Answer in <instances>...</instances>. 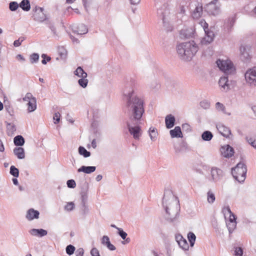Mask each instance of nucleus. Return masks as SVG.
<instances>
[{"instance_id":"473e14b6","label":"nucleus","mask_w":256,"mask_h":256,"mask_svg":"<svg viewBox=\"0 0 256 256\" xmlns=\"http://www.w3.org/2000/svg\"><path fill=\"white\" fill-rule=\"evenodd\" d=\"M216 197L214 194L211 190L207 192V200L210 204H213L215 201Z\"/></svg>"},{"instance_id":"c03bdc74","label":"nucleus","mask_w":256,"mask_h":256,"mask_svg":"<svg viewBox=\"0 0 256 256\" xmlns=\"http://www.w3.org/2000/svg\"><path fill=\"white\" fill-rule=\"evenodd\" d=\"M216 108L218 111L222 112L224 114H226L224 106L220 102H217L216 104Z\"/></svg>"},{"instance_id":"79ce46f5","label":"nucleus","mask_w":256,"mask_h":256,"mask_svg":"<svg viewBox=\"0 0 256 256\" xmlns=\"http://www.w3.org/2000/svg\"><path fill=\"white\" fill-rule=\"evenodd\" d=\"M222 212L226 215L228 214H230V218L234 217V216H236L230 210V208L229 206H227L222 208Z\"/></svg>"},{"instance_id":"69168bd1","label":"nucleus","mask_w":256,"mask_h":256,"mask_svg":"<svg viewBox=\"0 0 256 256\" xmlns=\"http://www.w3.org/2000/svg\"><path fill=\"white\" fill-rule=\"evenodd\" d=\"M84 250L82 248H78L76 252V256H83Z\"/></svg>"},{"instance_id":"4be33fe9","label":"nucleus","mask_w":256,"mask_h":256,"mask_svg":"<svg viewBox=\"0 0 256 256\" xmlns=\"http://www.w3.org/2000/svg\"><path fill=\"white\" fill-rule=\"evenodd\" d=\"M170 133L172 138H180L183 136L181 128L179 126H176L174 129L170 130Z\"/></svg>"},{"instance_id":"bf43d9fd","label":"nucleus","mask_w":256,"mask_h":256,"mask_svg":"<svg viewBox=\"0 0 256 256\" xmlns=\"http://www.w3.org/2000/svg\"><path fill=\"white\" fill-rule=\"evenodd\" d=\"M200 24L202 26L204 31L208 30V24L204 20H201L200 22Z\"/></svg>"},{"instance_id":"13d9d810","label":"nucleus","mask_w":256,"mask_h":256,"mask_svg":"<svg viewBox=\"0 0 256 256\" xmlns=\"http://www.w3.org/2000/svg\"><path fill=\"white\" fill-rule=\"evenodd\" d=\"M24 40V38L20 37L18 40H16L14 41V46L15 47L19 46L20 44Z\"/></svg>"},{"instance_id":"4d7b16f0","label":"nucleus","mask_w":256,"mask_h":256,"mask_svg":"<svg viewBox=\"0 0 256 256\" xmlns=\"http://www.w3.org/2000/svg\"><path fill=\"white\" fill-rule=\"evenodd\" d=\"M247 142L254 148L256 149V140H253L252 138H246Z\"/></svg>"},{"instance_id":"5fc2aeb1","label":"nucleus","mask_w":256,"mask_h":256,"mask_svg":"<svg viewBox=\"0 0 256 256\" xmlns=\"http://www.w3.org/2000/svg\"><path fill=\"white\" fill-rule=\"evenodd\" d=\"M60 114L59 112H56L54 114L53 119L54 120V123L55 124H57L60 122Z\"/></svg>"},{"instance_id":"412c9836","label":"nucleus","mask_w":256,"mask_h":256,"mask_svg":"<svg viewBox=\"0 0 256 256\" xmlns=\"http://www.w3.org/2000/svg\"><path fill=\"white\" fill-rule=\"evenodd\" d=\"M222 171L217 168H212L211 170V175L212 180L214 182L218 180L222 176Z\"/></svg>"},{"instance_id":"37998d69","label":"nucleus","mask_w":256,"mask_h":256,"mask_svg":"<svg viewBox=\"0 0 256 256\" xmlns=\"http://www.w3.org/2000/svg\"><path fill=\"white\" fill-rule=\"evenodd\" d=\"M75 250V247L72 244L68 245L66 248V252L69 256L72 255L74 253Z\"/></svg>"},{"instance_id":"8fccbe9b","label":"nucleus","mask_w":256,"mask_h":256,"mask_svg":"<svg viewBox=\"0 0 256 256\" xmlns=\"http://www.w3.org/2000/svg\"><path fill=\"white\" fill-rule=\"evenodd\" d=\"M32 98H36L33 96L32 94L30 92H28L25 96L22 98L24 102H30Z\"/></svg>"},{"instance_id":"7c9ffc66","label":"nucleus","mask_w":256,"mask_h":256,"mask_svg":"<svg viewBox=\"0 0 256 256\" xmlns=\"http://www.w3.org/2000/svg\"><path fill=\"white\" fill-rule=\"evenodd\" d=\"M46 24L48 26L49 28L51 30L52 32V33L54 36H57L58 34L56 33V28L54 26V22H52L49 20H46L45 22Z\"/></svg>"},{"instance_id":"2f4dec72","label":"nucleus","mask_w":256,"mask_h":256,"mask_svg":"<svg viewBox=\"0 0 256 256\" xmlns=\"http://www.w3.org/2000/svg\"><path fill=\"white\" fill-rule=\"evenodd\" d=\"M78 150L79 154L83 156L84 158H88L90 156V152L88 151L84 146H80Z\"/></svg>"},{"instance_id":"5701e85b","label":"nucleus","mask_w":256,"mask_h":256,"mask_svg":"<svg viewBox=\"0 0 256 256\" xmlns=\"http://www.w3.org/2000/svg\"><path fill=\"white\" fill-rule=\"evenodd\" d=\"M96 170L95 166H82L78 170V172H83L85 174H90L94 172Z\"/></svg>"},{"instance_id":"de8ad7c7","label":"nucleus","mask_w":256,"mask_h":256,"mask_svg":"<svg viewBox=\"0 0 256 256\" xmlns=\"http://www.w3.org/2000/svg\"><path fill=\"white\" fill-rule=\"evenodd\" d=\"M118 230V234L122 238V240H125L128 236L126 232H124L121 228H117Z\"/></svg>"},{"instance_id":"72a5a7b5","label":"nucleus","mask_w":256,"mask_h":256,"mask_svg":"<svg viewBox=\"0 0 256 256\" xmlns=\"http://www.w3.org/2000/svg\"><path fill=\"white\" fill-rule=\"evenodd\" d=\"M148 132L150 139L154 141L156 139L158 134L156 129L154 128L151 127L150 128Z\"/></svg>"},{"instance_id":"774afa93","label":"nucleus","mask_w":256,"mask_h":256,"mask_svg":"<svg viewBox=\"0 0 256 256\" xmlns=\"http://www.w3.org/2000/svg\"><path fill=\"white\" fill-rule=\"evenodd\" d=\"M110 242L109 238L106 236H102V244L104 245H105L107 242Z\"/></svg>"},{"instance_id":"b1692460","label":"nucleus","mask_w":256,"mask_h":256,"mask_svg":"<svg viewBox=\"0 0 256 256\" xmlns=\"http://www.w3.org/2000/svg\"><path fill=\"white\" fill-rule=\"evenodd\" d=\"M14 154L18 159H23L25 158L24 148L22 147H16L14 149Z\"/></svg>"},{"instance_id":"4c0bfd02","label":"nucleus","mask_w":256,"mask_h":256,"mask_svg":"<svg viewBox=\"0 0 256 256\" xmlns=\"http://www.w3.org/2000/svg\"><path fill=\"white\" fill-rule=\"evenodd\" d=\"M86 78V77H82L81 78L78 80L79 85L82 88H85L88 86V80Z\"/></svg>"},{"instance_id":"39448f33","label":"nucleus","mask_w":256,"mask_h":256,"mask_svg":"<svg viewBox=\"0 0 256 256\" xmlns=\"http://www.w3.org/2000/svg\"><path fill=\"white\" fill-rule=\"evenodd\" d=\"M246 172V166L242 162H238L234 168L232 169V174L234 178L240 183L244 181Z\"/></svg>"},{"instance_id":"1a4fd4ad","label":"nucleus","mask_w":256,"mask_h":256,"mask_svg":"<svg viewBox=\"0 0 256 256\" xmlns=\"http://www.w3.org/2000/svg\"><path fill=\"white\" fill-rule=\"evenodd\" d=\"M157 14L158 16L162 19L163 24L164 25L166 22V16L170 14V10L167 4H164L160 8L158 9Z\"/></svg>"},{"instance_id":"a19ab883","label":"nucleus","mask_w":256,"mask_h":256,"mask_svg":"<svg viewBox=\"0 0 256 256\" xmlns=\"http://www.w3.org/2000/svg\"><path fill=\"white\" fill-rule=\"evenodd\" d=\"M30 60L32 64L37 62L39 60V54L37 53L32 54L30 56Z\"/></svg>"},{"instance_id":"ea45409f","label":"nucleus","mask_w":256,"mask_h":256,"mask_svg":"<svg viewBox=\"0 0 256 256\" xmlns=\"http://www.w3.org/2000/svg\"><path fill=\"white\" fill-rule=\"evenodd\" d=\"M4 108L6 110L9 114L11 116L14 115V112L12 107L8 104L4 102Z\"/></svg>"},{"instance_id":"20e7f679","label":"nucleus","mask_w":256,"mask_h":256,"mask_svg":"<svg viewBox=\"0 0 256 256\" xmlns=\"http://www.w3.org/2000/svg\"><path fill=\"white\" fill-rule=\"evenodd\" d=\"M177 52L180 59L190 61L198 52V48L194 40L182 42L176 46Z\"/></svg>"},{"instance_id":"aec40b11","label":"nucleus","mask_w":256,"mask_h":256,"mask_svg":"<svg viewBox=\"0 0 256 256\" xmlns=\"http://www.w3.org/2000/svg\"><path fill=\"white\" fill-rule=\"evenodd\" d=\"M175 117L171 114H168L165 118L166 126L168 129L172 128L175 124Z\"/></svg>"},{"instance_id":"6ab92c4d","label":"nucleus","mask_w":256,"mask_h":256,"mask_svg":"<svg viewBox=\"0 0 256 256\" xmlns=\"http://www.w3.org/2000/svg\"><path fill=\"white\" fill-rule=\"evenodd\" d=\"M236 216H234V217L230 218L229 222L226 223V226L230 234H231L236 226Z\"/></svg>"},{"instance_id":"393cba45","label":"nucleus","mask_w":256,"mask_h":256,"mask_svg":"<svg viewBox=\"0 0 256 256\" xmlns=\"http://www.w3.org/2000/svg\"><path fill=\"white\" fill-rule=\"evenodd\" d=\"M14 142L16 146L21 147L25 142L24 138L21 135H18L14 138Z\"/></svg>"},{"instance_id":"3c124183","label":"nucleus","mask_w":256,"mask_h":256,"mask_svg":"<svg viewBox=\"0 0 256 256\" xmlns=\"http://www.w3.org/2000/svg\"><path fill=\"white\" fill-rule=\"evenodd\" d=\"M243 254V249L241 247H236L234 250V255L236 256H242Z\"/></svg>"},{"instance_id":"bb28decb","label":"nucleus","mask_w":256,"mask_h":256,"mask_svg":"<svg viewBox=\"0 0 256 256\" xmlns=\"http://www.w3.org/2000/svg\"><path fill=\"white\" fill-rule=\"evenodd\" d=\"M74 74L78 77H87L88 74L84 72L81 66H78L76 70L74 72Z\"/></svg>"},{"instance_id":"f704fd0d","label":"nucleus","mask_w":256,"mask_h":256,"mask_svg":"<svg viewBox=\"0 0 256 256\" xmlns=\"http://www.w3.org/2000/svg\"><path fill=\"white\" fill-rule=\"evenodd\" d=\"M7 132L8 135L12 134L16 130V128L14 124L10 123H8L6 126Z\"/></svg>"},{"instance_id":"0e129e2a","label":"nucleus","mask_w":256,"mask_h":256,"mask_svg":"<svg viewBox=\"0 0 256 256\" xmlns=\"http://www.w3.org/2000/svg\"><path fill=\"white\" fill-rule=\"evenodd\" d=\"M105 246H106L107 248L110 250H114L116 249L115 246L112 244L110 242H107Z\"/></svg>"},{"instance_id":"f3484780","label":"nucleus","mask_w":256,"mask_h":256,"mask_svg":"<svg viewBox=\"0 0 256 256\" xmlns=\"http://www.w3.org/2000/svg\"><path fill=\"white\" fill-rule=\"evenodd\" d=\"M203 10L202 6L198 2L196 6V8L192 14V16L194 19H198L202 14Z\"/></svg>"},{"instance_id":"dca6fc26","label":"nucleus","mask_w":256,"mask_h":256,"mask_svg":"<svg viewBox=\"0 0 256 256\" xmlns=\"http://www.w3.org/2000/svg\"><path fill=\"white\" fill-rule=\"evenodd\" d=\"M40 212L34 208L29 209L26 212V218L28 220H32L34 219L39 218Z\"/></svg>"},{"instance_id":"864d4df0","label":"nucleus","mask_w":256,"mask_h":256,"mask_svg":"<svg viewBox=\"0 0 256 256\" xmlns=\"http://www.w3.org/2000/svg\"><path fill=\"white\" fill-rule=\"evenodd\" d=\"M67 186L69 188H74L76 186V184L74 180H69L66 182Z\"/></svg>"},{"instance_id":"c9c22d12","label":"nucleus","mask_w":256,"mask_h":256,"mask_svg":"<svg viewBox=\"0 0 256 256\" xmlns=\"http://www.w3.org/2000/svg\"><path fill=\"white\" fill-rule=\"evenodd\" d=\"M179 246L184 250H188L189 246L185 238L180 240L178 244Z\"/></svg>"},{"instance_id":"0eeeda50","label":"nucleus","mask_w":256,"mask_h":256,"mask_svg":"<svg viewBox=\"0 0 256 256\" xmlns=\"http://www.w3.org/2000/svg\"><path fill=\"white\" fill-rule=\"evenodd\" d=\"M244 77L250 86H256V66L247 70Z\"/></svg>"},{"instance_id":"f8f14e48","label":"nucleus","mask_w":256,"mask_h":256,"mask_svg":"<svg viewBox=\"0 0 256 256\" xmlns=\"http://www.w3.org/2000/svg\"><path fill=\"white\" fill-rule=\"evenodd\" d=\"M204 32L206 35L202 40L201 43L202 44L206 45L210 44L214 40V32L210 29H208V30L204 31Z\"/></svg>"},{"instance_id":"58836bf2","label":"nucleus","mask_w":256,"mask_h":256,"mask_svg":"<svg viewBox=\"0 0 256 256\" xmlns=\"http://www.w3.org/2000/svg\"><path fill=\"white\" fill-rule=\"evenodd\" d=\"M19 6V4L16 2H11L9 4V9L12 12L16 10Z\"/></svg>"},{"instance_id":"423d86ee","label":"nucleus","mask_w":256,"mask_h":256,"mask_svg":"<svg viewBox=\"0 0 256 256\" xmlns=\"http://www.w3.org/2000/svg\"><path fill=\"white\" fill-rule=\"evenodd\" d=\"M218 0H213L206 5L204 8V11L210 15H218L220 12V6L217 4Z\"/></svg>"},{"instance_id":"f03ea898","label":"nucleus","mask_w":256,"mask_h":256,"mask_svg":"<svg viewBox=\"0 0 256 256\" xmlns=\"http://www.w3.org/2000/svg\"><path fill=\"white\" fill-rule=\"evenodd\" d=\"M162 203L166 211V219L170 222H174L180 210L178 198L173 194L171 190H166Z\"/></svg>"},{"instance_id":"2eb2a0df","label":"nucleus","mask_w":256,"mask_h":256,"mask_svg":"<svg viewBox=\"0 0 256 256\" xmlns=\"http://www.w3.org/2000/svg\"><path fill=\"white\" fill-rule=\"evenodd\" d=\"M216 128L219 132L224 137L228 138L231 134L230 128L224 124H219L216 126Z\"/></svg>"},{"instance_id":"338daca9","label":"nucleus","mask_w":256,"mask_h":256,"mask_svg":"<svg viewBox=\"0 0 256 256\" xmlns=\"http://www.w3.org/2000/svg\"><path fill=\"white\" fill-rule=\"evenodd\" d=\"M182 128L183 130H185L186 132H190L191 130L190 126L188 124H184L182 125Z\"/></svg>"},{"instance_id":"6e6d98bb","label":"nucleus","mask_w":256,"mask_h":256,"mask_svg":"<svg viewBox=\"0 0 256 256\" xmlns=\"http://www.w3.org/2000/svg\"><path fill=\"white\" fill-rule=\"evenodd\" d=\"M92 2V0H82L83 5L86 11H88V8L90 6Z\"/></svg>"},{"instance_id":"603ef678","label":"nucleus","mask_w":256,"mask_h":256,"mask_svg":"<svg viewBox=\"0 0 256 256\" xmlns=\"http://www.w3.org/2000/svg\"><path fill=\"white\" fill-rule=\"evenodd\" d=\"M200 106L204 109H208L210 106V103L206 100H204L200 102Z\"/></svg>"},{"instance_id":"09e8293b","label":"nucleus","mask_w":256,"mask_h":256,"mask_svg":"<svg viewBox=\"0 0 256 256\" xmlns=\"http://www.w3.org/2000/svg\"><path fill=\"white\" fill-rule=\"evenodd\" d=\"M74 208V204L73 202H69L64 206V210L67 211H71Z\"/></svg>"},{"instance_id":"a878e982","label":"nucleus","mask_w":256,"mask_h":256,"mask_svg":"<svg viewBox=\"0 0 256 256\" xmlns=\"http://www.w3.org/2000/svg\"><path fill=\"white\" fill-rule=\"evenodd\" d=\"M20 7L24 11L28 12L30 9L29 0H22L19 4Z\"/></svg>"},{"instance_id":"7ed1b4c3","label":"nucleus","mask_w":256,"mask_h":256,"mask_svg":"<svg viewBox=\"0 0 256 256\" xmlns=\"http://www.w3.org/2000/svg\"><path fill=\"white\" fill-rule=\"evenodd\" d=\"M216 64L220 70L224 72V76H222L218 81L220 86L223 88L222 90L226 92L230 89L229 80L230 76H229L234 74L236 72L232 62L230 60H224L218 59L216 61Z\"/></svg>"},{"instance_id":"052dcab7","label":"nucleus","mask_w":256,"mask_h":256,"mask_svg":"<svg viewBox=\"0 0 256 256\" xmlns=\"http://www.w3.org/2000/svg\"><path fill=\"white\" fill-rule=\"evenodd\" d=\"M90 254L92 256H100L98 250L96 248H94L91 250Z\"/></svg>"},{"instance_id":"f257e3e1","label":"nucleus","mask_w":256,"mask_h":256,"mask_svg":"<svg viewBox=\"0 0 256 256\" xmlns=\"http://www.w3.org/2000/svg\"><path fill=\"white\" fill-rule=\"evenodd\" d=\"M136 84L135 80L130 79L124 90V100L126 102V108L128 116L126 122L127 128L133 138L135 140H138L142 135L140 124H142L143 120L144 108V100L136 94L134 89Z\"/></svg>"},{"instance_id":"e433bc0d","label":"nucleus","mask_w":256,"mask_h":256,"mask_svg":"<svg viewBox=\"0 0 256 256\" xmlns=\"http://www.w3.org/2000/svg\"><path fill=\"white\" fill-rule=\"evenodd\" d=\"M10 172L15 178H18L19 176V170L14 166H12L10 167Z\"/></svg>"},{"instance_id":"c756f323","label":"nucleus","mask_w":256,"mask_h":256,"mask_svg":"<svg viewBox=\"0 0 256 256\" xmlns=\"http://www.w3.org/2000/svg\"><path fill=\"white\" fill-rule=\"evenodd\" d=\"M188 239L191 247L194 246L196 240V236L192 232H189L188 234Z\"/></svg>"},{"instance_id":"c85d7f7f","label":"nucleus","mask_w":256,"mask_h":256,"mask_svg":"<svg viewBox=\"0 0 256 256\" xmlns=\"http://www.w3.org/2000/svg\"><path fill=\"white\" fill-rule=\"evenodd\" d=\"M36 98H32L30 102L28 103V110L29 112H34L36 108Z\"/></svg>"},{"instance_id":"680f3d73","label":"nucleus","mask_w":256,"mask_h":256,"mask_svg":"<svg viewBox=\"0 0 256 256\" xmlns=\"http://www.w3.org/2000/svg\"><path fill=\"white\" fill-rule=\"evenodd\" d=\"M174 149L176 154H179L182 151V148L180 144H174Z\"/></svg>"},{"instance_id":"4468645a","label":"nucleus","mask_w":256,"mask_h":256,"mask_svg":"<svg viewBox=\"0 0 256 256\" xmlns=\"http://www.w3.org/2000/svg\"><path fill=\"white\" fill-rule=\"evenodd\" d=\"M250 47L248 46H242L240 50L242 58L244 60H248L250 58Z\"/></svg>"},{"instance_id":"9b49d317","label":"nucleus","mask_w":256,"mask_h":256,"mask_svg":"<svg viewBox=\"0 0 256 256\" xmlns=\"http://www.w3.org/2000/svg\"><path fill=\"white\" fill-rule=\"evenodd\" d=\"M236 20V14L232 16H229L228 18L226 19L224 22V28L228 32H229L232 28Z\"/></svg>"},{"instance_id":"cd10ccee","label":"nucleus","mask_w":256,"mask_h":256,"mask_svg":"<svg viewBox=\"0 0 256 256\" xmlns=\"http://www.w3.org/2000/svg\"><path fill=\"white\" fill-rule=\"evenodd\" d=\"M213 138L212 132L208 130L204 131L202 134V138L204 141H210Z\"/></svg>"},{"instance_id":"a211bd4d","label":"nucleus","mask_w":256,"mask_h":256,"mask_svg":"<svg viewBox=\"0 0 256 256\" xmlns=\"http://www.w3.org/2000/svg\"><path fill=\"white\" fill-rule=\"evenodd\" d=\"M30 234L34 236L43 237L48 234L46 230L42 228H32L29 231Z\"/></svg>"},{"instance_id":"49530a36","label":"nucleus","mask_w":256,"mask_h":256,"mask_svg":"<svg viewBox=\"0 0 256 256\" xmlns=\"http://www.w3.org/2000/svg\"><path fill=\"white\" fill-rule=\"evenodd\" d=\"M41 56L42 58V63L43 64H46L48 62L51 60V58L49 56H48L46 54H42Z\"/></svg>"},{"instance_id":"e2e57ef3","label":"nucleus","mask_w":256,"mask_h":256,"mask_svg":"<svg viewBox=\"0 0 256 256\" xmlns=\"http://www.w3.org/2000/svg\"><path fill=\"white\" fill-rule=\"evenodd\" d=\"M82 214L85 215L88 212V207L86 204H82Z\"/></svg>"},{"instance_id":"6e6552de","label":"nucleus","mask_w":256,"mask_h":256,"mask_svg":"<svg viewBox=\"0 0 256 256\" xmlns=\"http://www.w3.org/2000/svg\"><path fill=\"white\" fill-rule=\"evenodd\" d=\"M34 11V13L33 17L34 20L40 22L44 21L46 22V20H47L46 16V14L44 12V9L43 8L36 6Z\"/></svg>"},{"instance_id":"a18cd8bd","label":"nucleus","mask_w":256,"mask_h":256,"mask_svg":"<svg viewBox=\"0 0 256 256\" xmlns=\"http://www.w3.org/2000/svg\"><path fill=\"white\" fill-rule=\"evenodd\" d=\"M81 200L82 204H86L88 200V195L86 193V190L85 191L82 190L81 192Z\"/></svg>"},{"instance_id":"ddd939ff","label":"nucleus","mask_w":256,"mask_h":256,"mask_svg":"<svg viewBox=\"0 0 256 256\" xmlns=\"http://www.w3.org/2000/svg\"><path fill=\"white\" fill-rule=\"evenodd\" d=\"M72 30L74 34L78 35H82L88 32V28L82 24H79L76 26H74Z\"/></svg>"},{"instance_id":"9d476101","label":"nucleus","mask_w":256,"mask_h":256,"mask_svg":"<svg viewBox=\"0 0 256 256\" xmlns=\"http://www.w3.org/2000/svg\"><path fill=\"white\" fill-rule=\"evenodd\" d=\"M220 152L222 155L226 158L232 157L234 153L233 148L228 144L222 146L220 148Z\"/></svg>"}]
</instances>
